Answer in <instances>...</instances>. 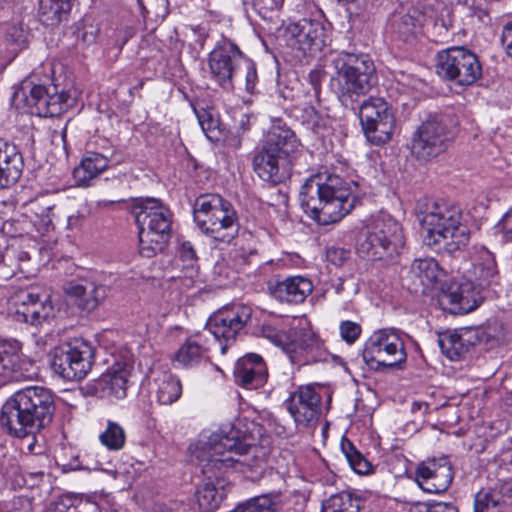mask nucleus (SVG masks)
<instances>
[{
	"instance_id": "nucleus-1",
	"label": "nucleus",
	"mask_w": 512,
	"mask_h": 512,
	"mask_svg": "<svg viewBox=\"0 0 512 512\" xmlns=\"http://www.w3.org/2000/svg\"><path fill=\"white\" fill-rule=\"evenodd\" d=\"M242 422L223 425L212 433L207 440H199L193 456L201 467L206 482L197 490L199 507L204 512H213L224 498V479L222 475L229 469L243 471L248 465L245 457L253 447L251 435L242 429Z\"/></svg>"
},
{
	"instance_id": "nucleus-2",
	"label": "nucleus",
	"mask_w": 512,
	"mask_h": 512,
	"mask_svg": "<svg viewBox=\"0 0 512 512\" xmlns=\"http://www.w3.org/2000/svg\"><path fill=\"white\" fill-rule=\"evenodd\" d=\"M54 413L52 392L42 386H29L6 399L0 410V425L10 436L22 439L47 427Z\"/></svg>"
},
{
	"instance_id": "nucleus-3",
	"label": "nucleus",
	"mask_w": 512,
	"mask_h": 512,
	"mask_svg": "<svg viewBox=\"0 0 512 512\" xmlns=\"http://www.w3.org/2000/svg\"><path fill=\"white\" fill-rule=\"evenodd\" d=\"M300 202L306 214L319 225L339 222L355 207L350 184L328 172L310 177L302 186Z\"/></svg>"
},
{
	"instance_id": "nucleus-4",
	"label": "nucleus",
	"mask_w": 512,
	"mask_h": 512,
	"mask_svg": "<svg viewBox=\"0 0 512 512\" xmlns=\"http://www.w3.org/2000/svg\"><path fill=\"white\" fill-rule=\"evenodd\" d=\"M416 214L422 227L427 231L425 243L437 251L454 253L466 246L470 232L463 224L459 207L448 202L423 199L418 202Z\"/></svg>"
},
{
	"instance_id": "nucleus-5",
	"label": "nucleus",
	"mask_w": 512,
	"mask_h": 512,
	"mask_svg": "<svg viewBox=\"0 0 512 512\" xmlns=\"http://www.w3.org/2000/svg\"><path fill=\"white\" fill-rule=\"evenodd\" d=\"M334 72L329 86L341 104L357 109L361 96L366 95L377 83L376 67L368 54L342 52L332 59Z\"/></svg>"
},
{
	"instance_id": "nucleus-6",
	"label": "nucleus",
	"mask_w": 512,
	"mask_h": 512,
	"mask_svg": "<svg viewBox=\"0 0 512 512\" xmlns=\"http://www.w3.org/2000/svg\"><path fill=\"white\" fill-rule=\"evenodd\" d=\"M139 232V252L150 258L162 251L171 237L172 217L170 209L159 199L136 200L130 206Z\"/></svg>"
},
{
	"instance_id": "nucleus-7",
	"label": "nucleus",
	"mask_w": 512,
	"mask_h": 512,
	"mask_svg": "<svg viewBox=\"0 0 512 512\" xmlns=\"http://www.w3.org/2000/svg\"><path fill=\"white\" fill-rule=\"evenodd\" d=\"M404 245L401 225L389 214L380 213L359 233L356 250L367 260L392 263Z\"/></svg>"
},
{
	"instance_id": "nucleus-8",
	"label": "nucleus",
	"mask_w": 512,
	"mask_h": 512,
	"mask_svg": "<svg viewBox=\"0 0 512 512\" xmlns=\"http://www.w3.org/2000/svg\"><path fill=\"white\" fill-rule=\"evenodd\" d=\"M193 218L202 233L214 241L231 243L239 232V219L234 206L221 195H199L193 204Z\"/></svg>"
},
{
	"instance_id": "nucleus-9",
	"label": "nucleus",
	"mask_w": 512,
	"mask_h": 512,
	"mask_svg": "<svg viewBox=\"0 0 512 512\" xmlns=\"http://www.w3.org/2000/svg\"><path fill=\"white\" fill-rule=\"evenodd\" d=\"M457 124V118L451 113L430 114L412 137V155L418 160L429 161L444 153Z\"/></svg>"
},
{
	"instance_id": "nucleus-10",
	"label": "nucleus",
	"mask_w": 512,
	"mask_h": 512,
	"mask_svg": "<svg viewBox=\"0 0 512 512\" xmlns=\"http://www.w3.org/2000/svg\"><path fill=\"white\" fill-rule=\"evenodd\" d=\"M268 338L276 337L293 364L299 366L323 362L328 359V352L322 342L312 331L308 323H299L290 327L284 334L269 332Z\"/></svg>"
},
{
	"instance_id": "nucleus-11",
	"label": "nucleus",
	"mask_w": 512,
	"mask_h": 512,
	"mask_svg": "<svg viewBox=\"0 0 512 512\" xmlns=\"http://www.w3.org/2000/svg\"><path fill=\"white\" fill-rule=\"evenodd\" d=\"M435 67L441 78L460 86H470L482 76V65L478 56L462 46L439 51Z\"/></svg>"
},
{
	"instance_id": "nucleus-12",
	"label": "nucleus",
	"mask_w": 512,
	"mask_h": 512,
	"mask_svg": "<svg viewBox=\"0 0 512 512\" xmlns=\"http://www.w3.org/2000/svg\"><path fill=\"white\" fill-rule=\"evenodd\" d=\"M362 357L372 369L394 368L406 362L404 342L398 333L389 328L375 331L366 341Z\"/></svg>"
},
{
	"instance_id": "nucleus-13",
	"label": "nucleus",
	"mask_w": 512,
	"mask_h": 512,
	"mask_svg": "<svg viewBox=\"0 0 512 512\" xmlns=\"http://www.w3.org/2000/svg\"><path fill=\"white\" fill-rule=\"evenodd\" d=\"M94 359V348L82 338H74L52 355L53 371L68 381L81 380L91 370Z\"/></svg>"
},
{
	"instance_id": "nucleus-14",
	"label": "nucleus",
	"mask_w": 512,
	"mask_h": 512,
	"mask_svg": "<svg viewBox=\"0 0 512 512\" xmlns=\"http://www.w3.org/2000/svg\"><path fill=\"white\" fill-rule=\"evenodd\" d=\"M357 109L367 140L376 146L389 142L395 128V117L389 104L383 98L371 96L357 105Z\"/></svg>"
},
{
	"instance_id": "nucleus-15",
	"label": "nucleus",
	"mask_w": 512,
	"mask_h": 512,
	"mask_svg": "<svg viewBox=\"0 0 512 512\" xmlns=\"http://www.w3.org/2000/svg\"><path fill=\"white\" fill-rule=\"evenodd\" d=\"M16 100L23 101L31 109V113L40 117H55L66 111L68 97L59 93L57 87H46L25 80L20 88L14 92Z\"/></svg>"
},
{
	"instance_id": "nucleus-16",
	"label": "nucleus",
	"mask_w": 512,
	"mask_h": 512,
	"mask_svg": "<svg viewBox=\"0 0 512 512\" xmlns=\"http://www.w3.org/2000/svg\"><path fill=\"white\" fill-rule=\"evenodd\" d=\"M252 312L250 306L237 304L223 307L209 317L206 329L221 343L222 354L244 331L251 321Z\"/></svg>"
},
{
	"instance_id": "nucleus-17",
	"label": "nucleus",
	"mask_w": 512,
	"mask_h": 512,
	"mask_svg": "<svg viewBox=\"0 0 512 512\" xmlns=\"http://www.w3.org/2000/svg\"><path fill=\"white\" fill-rule=\"evenodd\" d=\"M245 57L234 42L222 38L209 54L211 78L224 90H234V78Z\"/></svg>"
},
{
	"instance_id": "nucleus-18",
	"label": "nucleus",
	"mask_w": 512,
	"mask_h": 512,
	"mask_svg": "<svg viewBox=\"0 0 512 512\" xmlns=\"http://www.w3.org/2000/svg\"><path fill=\"white\" fill-rule=\"evenodd\" d=\"M286 44L303 55L322 50L326 43V29L320 20L303 18L288 24L283 33Z\"/></svg>"
},
{
	"instance_id": "nucleus-19",
	"label": "nucleus",
	"mask_w": 512,
	"mask_h": 512,
	"mask_svg": "<svg viewBox=\"0 0 512 512\" xmlns=\"http://www.w3.org/2000/svg\"><path fill=\"white\" fill-rule=\"evenodd\" d=\"M132 370L133 366L130 364L115 363L99 378L87 382L83 389L88 396L109 401L124 399Z\"/></svg>"
},
{
	"instance_id": "nucleus-20",
	"label": "nucleus",
	"mask_w": 512,
	"mask_h": 512,
	"mask_svg": "<svg viewBox=\"0 0 512 512\" xmlns=\"http://www.w3.org/2000/svg\"><path fill=\"white\" fill-rule=\"evenodd\" d=\"M16 307L14 318L18 322L39 325L53 316V306L45 294L36 288L20 289L11 297Z\"/></svg>"
},
{
	"instance_id": "nucleus-21",
	"label": "nucleus",
	"mask_w": 512,
	"mask_h": 512,
	"mask_svg": "<svg viewBox=\"0 0 512 512\" xmlns=\"http://www.w3.org/2000/svg\"><path fill=\"white\" fill-rule=\"evenodd\" d=\"M322 398L313 385L299 386L285 401L286 408L297 426L316 424L321 414Z\"/></svg>"
},
{
	"instance_id": "nucleus-22",
	"label": "nucleus",
	"mask_w": 512,
	"mask_h": 512,
	"mask_svg": "<svg viewBox=\"0 0 512 512\" xmlns=\"http://www.w3.org/2000/svg\"><path fill=\"white\" fill-rule=\"evenodd\" d=\"M415 479L425 492L442 493L452 483V465L446 457L424 461L417 466Z\"/></svg>"
},
{
	"instance_id": "nucleus-23",
	"label": "nucleus",
	"mask_w": 512,
	"mask_h": 512,
	"mask_svg": "<svg viewBox=\"0 0 512 512\" xmlns=\"http://www.w3.org/2000/svg\"><path fill=\"white\" fill-rule=\"evenodd\" d=\"M252 166L257 176L274 185L284 182L291 176L292 159L262 147L253 157Z\"/></svg>"
},
{
	"instance_id": "nucleus-24",
	"label": "nucleus",
	"mask_w": 512,
	"mask_h": 512,
	"mask_svg": "<svg viewBox=\"0 0 512 512\" xmlns=\"http://www.w3.org/2000/svg\"><path fill=\"white\" fill-rule=\"evenodd\" d=\"M473 512H512V482L482 487L474 495Z\"/></svg>"
},
{
	"instance_id": "nucleus-25",
	"label": "nucleus",
	"mask_w": 512,
	"mask_h": 512,
	"mask_svg": "<svg viewBox=\"0 0 512 512\" xmlns=\"http://www.w3.org/2000/svg\"><path fill=\"white\" fill-rule=\"evenodd\" d=\"M482 301L479 292L471 281H452L443 289L441 302L450 305L449 310L454 314H466L476 309Z\"/></svg>"
},
{
	"instance_id": "nucleus-26",
	"label": "nucleus",
	"mask_w": 512,
	"mask_h": 512,
	"mask_svg": "<svg viewBox=\"0 0 512 512\" xmlns=\"http://www.w3.org/2000/svg\"><path fill=\"white\" fill-rule=\"evenodd\" d=\"M63 291L79 309L92 312L106 299L109 287L90 281H68L64 283Z\"/></svg>"
},
{
	"instance_id": "nucleus-27",
	"label": "nucleus",
	"mask_w": 512,
	"mask_h": 512,
	"mask_svg": "<svg viewBox=\"0 0 512 512\" xmlns=\"http://www.w3.org/2000/svg\"><path fill=\"white\" fill-rule=\"evenodd\" d=\"M235 383L247 389H258L268 379V369L264 359L256 353H248L239 358L234 367Z\"/></svg>"
},
{
	"instance_id": "nucleus-28",
	"label": "nucleus",
	"mask_w": 512,
	"mask_h": 512,
	"mask_svg": "<svg viewBox=\"0 0 512 512\" xmlns=\"http://www.w3.org/2000/svg\"><path fill=\"white\" fill-rule=\"evenodd\" d=\"M439 271V265L433 258L415 259L403 271V285L416 293L420 289L424 292L426 288H430L436 283Z\"/></svg>"
},
{
	"instance_id": "nucleus-29",
	"label": "nucleus",
	"mask_w": 512,
	"mask_h": 512,
	"mask_svg": "<svg viewBox=\"0 0 512 512\" xmlns=\"http://www.w3.org/2000/svg\"><path fill=\"white\" fill-rule=\"evenodd\" d=\"M270 294L280 302L302 303L313 291L312 282L301 276L288 277L284 280L268 283Z\"/></svg>"
},
{
	"instance_id": "nucleus-30",
	"label": "nucleus",
	"mask_w": 512,
	"mask_h": 512,
	"mask_svg": "<svg viewBox=\"0 0 512 512\" xmlns=\"http://www.w3.org/2000/svg\"><path fill=\"white\" fill-rule=\"evenodd\" d=\"M23 168L24 160L17 146L0 139V190L14 185Z\"/></svg>"
},
{
	"instance_id": "nucleus-31",
	"label": "nucleus",
	"mask_w": 512,
	"mask_h": 512,
	"mask_svg": "<svg viewBox=\"0 0 512 512\" xmlns=\"http://www.w3.org/2000/svg\"><path fill=\"white\" fill-rule=\"evenodd\" d=\"M477 341L476 332L470 328L447 331L439 335L441 352L452 361L461 359Z\"/></svg>"
},
{
	"instance_id": "nucleus-32",
	"label": "nucleus",
	"mask_w": 512,
	"mask_h": 512,
	"mask_svg": "<svg viewBox=\"0 0 512 512\" xmlns=\"http://www.w3.org/2000/svg\"><path fill=\"white\" fill-rule=\"evenodd\" d=\"M264 147L272 152L280 153L285 158L292 159L299 143L295 133L286 125L277 122L269 129Z\"/></svg>"
},
{
	"instance_id": "nucleus-33",
	"label": "nucleus",
	"mask_w": 512,
	"mask_h": 512,
	"mask_svg": "<svg viewBox=\"0 0 512 512\" xmlns=\"http://www.w3.org/2000/svg\"><path fill=\"white\" fill-rule=\"evenodd\" d=\"M109 164V159L97 152H87L73 171L75 183L79 187H88Z\"/></svg>"
},
{
	"instance_id": "nucleus-34",
	"label": "nucleus",
	"mask_w": 512,
	"mask_h": 512,
	"mask_svg": "<svg viewBox=\"0 0 512 512\" xmlns=\"http://www.w3.org/2000/svg\"><path fill=\"white\" fill-rule=\"evenodd\" d=\"M472 274L476 285L480 288L499 284L500 276L494 254L485 247H481L478 251V257L472 267Z\"/></svg>"
},
{
	"instance_id": "nucleus-35",
	"label": "nucleus",
	"mask_w": 512,
	"mask_h": 512,
	"mask_svg": "<svg viewBox=\"0 0 512 512\" xmlns=\"http://www.w3.org/2000/svg\"><path fill=\"white\" fill-rule=\"evenodd\" d=\"M424 15L415 8L407 12H397L392 17L391 26L397 37L409 42L421 33Z\"/></svg>"
},
{
	"instance_id": "nucleus-36",
	"label": "nucleus",
	"mask_w": 512,
	"mask_h": 512,
	"mask_svg": "<svg viewBox=\"0 0 512 512\" xmlns=\"http://www.w3.org/2000/svg\"><path fill=\"white\" fill-rule=\"evenodd\" d=\"M154 396L160 405H171L182 394L180 380L169 372H163L154 379Z\"/></svg>"
},
{
	"instance_id": "nucleus-37",
	"label": "nucleus",
	"mask_w": 512,
	"mask_h": 512,
	"mask_svg": "<svg viewBox=\"0 0 512 512\" xmlns=\"http://www.w3.org/2000/svg\"><path fill=\"white\" fill-rule=\"evenodd\" d=\"M21 344L17 340L0 338V381L13 377L20 360Z\"/></svg>"
},
{
	"instance_id": "nucleus-38",
	"label": "nucleus",
	"mask_w": 512,
	"mask_h": 512,
	"mask_svg": "<svg viewBox=\"0 0 512 512\" xmlns=\"http://www.w3.org/2000/svg\"><path fill=\"white\" fill-rule=\"evenodd\" d=\"M282 508L283 500L281 494L279 492H272L256 496L230 512H281Z\"/></svg>"
},
{
	"instance_id": "nucleus-39",
	"label": "nucleus",
	"mask_w": 512,
	"mask_h": 512,
	"mask_svg": "<svg viewBox=\"0 0 512 512\" xmlns=\"http://www.w3.org/2000/svg\"><path fill=\"white\" fill-rule=\"evenodd\" d=\"M72 0H39V15L46 26L58 25L71 10Z\"/></svg>"
},
{
	"instance_id": "nucleus-40",
	"label": "nucleus",
	"mask_w": 512,
	"mask_h": 512,
	"mask_svg": "<svg viewBox=\"0 0 512 512\" xmlns=\"http://www.w3.org/2000/svg\"><path fill=\"white\" fill-rule=\"evenodd\" d=\"M258 74L255 63L245 57L234 78V89L244 90L250 95L258 93Z\"/></svg>"
},
{
	"instance_id": "nucleus-41",
	"label": "nucleus",
	"mask_w": 512,
	"mask_h": 512,
	"mask_svg": "<svg viewBox=\"0 0 512 512\" xmlns=\"http://www.w3.org/2000/svg\"><path fill=\"white\" fill-rule=\"evenodd\" d=\"M204 348L197 340L187 339L175 354V360L184 367L197 365L206 356Z\"/></svg>"
},
{
	"instance_id": "nucleus-42",
	"label": "nucleus",
	"mask_w": 512,
	"mask_h": 512,
	"mask_svg": "<svg viewBox=\"0 0 512 512\" xmlns=\"http://www.w3.org/2000/svg\"><path fill=\"white\" fill-rule=\"evenodd\" d=\"M30 39V30L22 22L10 25L5 33L6 44L14 56L29 46Z\"/></svg>"
},
{
	"instance_id": "nucleus-43",
	"label": "nucleus",
	"mask_w": 512,
	"mask_h": 512,
	"mask_svg": "<svg viewBox=\"0 0 512 512\" xmlns=\"http://www.w3.org/2000/svg\"><path fill=\"white\" fill-rule=\"evenodd\" d=\"M99 441L108 450L119 451L125 446V430L118 422L107 420L104 431L99 435Z\"/></svg>"
},
{
	"instance_id": "nucleus-44",
	"label": "nucleus",
	"mask_w": 512,
	"mask_h": 512,
	"mask_svg": "<svg viewBox=\"0 0 512 512\" xmlns=\"http://www.w3.org/2000/svg\"><path fill=\"white\" fill-rule=\"evenodd\" d=\"M341 451L354 472L365 475L371 471L372 465L370 462L357 450L354 444L345 437L341 440Z\"/></svg>"
},
{
	"instance_id": "nucleus-45",
	"label": "nucleus",
	"mask_w": 512,
	"mask_h": 512,
	"mask_svg": "<svg viewBox=\"0 0 512 512\" xmlns=\"http://www.w3.org/2000/svg\"><path fill=\"white\" fill-rule=\"evenodd\" d=\"M360 505L357 498L349 493H340L329 498L323 506L322 512H359Z\"/></svg>"
},
{
	"instance_id": "nucleus-46",
	"label": "nucleus",
	"mask_w": 512,
	"mask_h": 512,
	"mask_svg": "<svg viewBox=\"0 0 512 512\" xmlns=\"http://www.w3.org/2000/svg\"><path fill=\"white\" fill-rule=\"evenodd\" d=\"M407 512H458V509L449 502H418L411 505Z\"/></svg>"
},
{
	"instance_id": "nucleus-47",
	"label": "nucleus",
	"mask_w": 512,
	"mask_h": 512,
	"mask_svg": "<svg viewBox=\"0 0 512 512\" xmlns=\"http://www.w3.org/2000/svg\"><path fill=\"white\" fill-rule=\"evenodd\" d=\"M339 333L341 339L348 345L354 344L362 333V327L359 323L345 320L339 324Z\"/></svg>"
},
{
	"instance_id": "nucleus-48",
	"label": "nucleus",
	"mask_w": 512,
	"mask_h": 512,
	"mask_svg": "<svg viewBox=\"0 0 512 512\" xmlns=\"http://www.w3.org/2000/svg\"><path fill=\"white\" fill-rule=\"evenodd\" d=\"M350 255V250L343 247L330 246L326 249L327 261L337 267H341L350 258Z\"/></svg>"
},
{
	"instance_id": "nucleus-49",
	"label": "nucleus",
	"mask_w": 512,
	"mask_h": 512,
	"mask_svg": "<svg viewBox=\"0 0 512 512\" xmlns=\"http://www.w3.org/2000/svg\"><path fill=\"white\" fill-rule=\"evenodd\" d=\"M193 110L205 134L214 131L218 127V121L209 111L204 108L198 109L195 106H193Z\"/></svg>"
},
{
	"instance_id": "nucleus-50",
	"label": "nucleus",
	"mask_w": 512,
	"mask_h": 512,
	"mask_svg": "<svg viewBox=\"0 0 512 512\" xmlns=\"http://www.w3.org/2000/svg\"><path fill=\"white\" fill-rule=\"evenodd\" d=\"M55 512H100L97 503L92 501H78L68 507L57 506Z\"/></svg>"
},
{
	"instance_id": "nucleus-51",
	"label": "nucleus",
	"mask_w": 512,
	"mask_h": 512,
	"mask_svg": "<svg viewBox=\"0 0 512 512\" xmlns=\"http://www.w3.org/2000/svg\"><path fill=\"white\" fill-rule=\"evenodd\" d=\"M99 34V29L90 24L84 25L82 29H79L77 32V39L81 41L84 45H91L96 42Z\"/></svg>"
},
{
	"instance_id": "nucleus-52",
	"label": "nucleus",
	"mask_w": 512,
	"mask_h": 512,
	"mask_svg": "<svg viewBox=\"0 0 512 512\" xmlns=\"http://www.w3.org/2000/svg\"><path fill=\"white\" fill-rule=\"evenodd\" d=\"M179 257L187 263V266H193V263L197 260L196 251L190 241H183L179 246Z\"/></svg>"
},
{
	"instance_id": "nucleus-53",
	"label": "nucleus",
	"mask_w": 512,
	"mask_h": 512,
	"mask_svg": "<svg viewBox=\"0 0 512 512\" xmlns=\"http://www.w3.org/2000/svg\"><path fill=\"white\" fill-rule=\"evenodd\" d=\"M497 228L506 241L512 240V208L505 213L498 223Z\"/></svg>"
},
{
	"instance_id": "nucleus-54",
	"label": "nucleus",
	"mask_w": 512,
	"mask_h": 512,
	"mask_svg": "<svg viewBox=\"0 0 512 512\" xmlns=\"http://www.w3.org/2000/svg\"><path fill=\"white\" fill-rule=\"evenodd\" d=\"M501 44L505 49L506 55L512 59V20L502 29Z\"/></svg>"
},
{
	"instance_id": "nucleus-55",
	"label": "nucleus",
	"mask_w": 512,
	"mask_h": 512,
	"mask_svg": "<svg viewBox=\"0 0 512 512\" xmlns=\"http://www.w3.org/2000/svg\"><path fill=\"white\" fill-rule=\"evenodd\" d=\"M283 2L284 0H254L253 5L256 9L259 10L272 11L279 9Z\"/></svg>"
},
{
	"instance_id": "nucleus-56",
	"label": "nucleus",
	"mask_w": 512,
	"mask_h": 512,
	"mask_svg": "<svg viewBox=\"0 0 512 512\" xmlns=\"http://www.w3.org/2000/svg\"><path fill=\"white\" fill-rule=\"evenodd\" d=\"M308 80L313 88L314 94L316 96L320 93V87H321V73L318 70H312L308 74Z\"/></svg>"
},
{
	"instance_id": "nucleus-57",
	"label": "nucleus",
	"mask_w": 512,
	"mask_h": 512,
	"mask_svg": "<svg viewBox=\"0 0 512 512\" xmlns=\"http://www.w3.org/2000/svg\"><path fill=\"white\" fill-rule=\"evenodd\" d=\"M239 128L244 133L250 129V117L246 114H242L239 120Z\"/></svg>"
},
{
	"instance_id": "nucleus-58",
	"label": "nucleus",
	"mask_w": 512,
	"mask_h": 512,
	"mask_svg": "<svg viewBox=\"0 0 512 512\" xmlns=\"http://www.w3.org/2000/svg\"><path fill=\"white\" fill-rule=\"evenodd\" d=\"M422 408L426 411L428 409V405L426 403L414 402L411 406L412 412H415L416 410H421Z\"/></svg>"
},
{
	"instance_id": "nucleus-59",
	"label": "nucleus",
	"mask_w": 512,
	"mask_h": 512,
	"mask_svg": "<svg viewBox=\"0 0 512 512\" xmlns=\"http://www.w3.org/2000/svg\"><path fill=\"white\" fill-rule=\"evenodd\" d=\"M276 196L278 198V202L285 204L288 201V196L286 193L281 192L280 190H277Z\"/></svg>"
},
{
	"instance_id": "nucleus-60",
	"label": "nucleus",
	"mask_w": 512,
	"mask_h": 512,
	"mask_svg": "<svg viewBox=\"0 0 512 512\" xmlns=\"http://www.w3.org/2000/svg\"><path fill=\"white\" fill-rule=\"evenodd\" d=\"M36 434H33V435H29L27 438L31 437V442L28 444L27 446V449L28 451L30 452H34V446L36 444V437H35Z\"/></svg>"
},
{
	"instance_id": "nucleus-61",
	"label": "nucleus",
	"mask_w": 512,
	"mask_h": 512,
	"mask_svg": "<svg viewBox=\"0 0 512 512\" xmlns=\"http://www.w3.org/2000/svg\"><path fill=\"white\" fill-rule=\"evenodd\" d=\"M337 3L339 4H343V5H346V4H350V3H353L355 0H335Z\"/></svg>"
},
{
	"instance_id": "nucleus-62",
	"label": "nucleus",
	"mask_w": 512,
	"mask_h": 512,
	"mask_svg": "<svg viewBox=\"0 0 512 512\" xmlns=\"http://www.w3.org/2000/svg\"><path fill=\"white\" fill-rule=\"evenodd\" d=\"M123 200H114V201H103V205L107 206L109 204H113V203H120L122 202Z\"/></svg>"
},
{
	"instance_id": "nucleus-63",
	"label": "nucleus",
	"mask_w": 512,
	"mask_h": 512,
	"mask_svg": "<svg viewBox=\"0 0 512 512\" xmlns=\"http://www.w3.org/2000/svg\"><path fill=\"white\" fill-rule=\"evenodd\" d=\"M507 404L512 408V394L507 398Z\"/></svg>"
},
{
	"instance_id": "nucleus-64",
	"label": "nucleus",
	"mask_w": 512,
	"mask_h": 512,
	"mask_svg": "<svg viewBox=\"0 0 512 512\" xmlns=\"http://www.w3.org/2000/svg\"><path fill=\"white\" fill-rule=\"evenodd\" d=\"M21 254H22L21 259H26V258H28V254H27L26 252H22Z\"/></svg>"
}]
</instances>
